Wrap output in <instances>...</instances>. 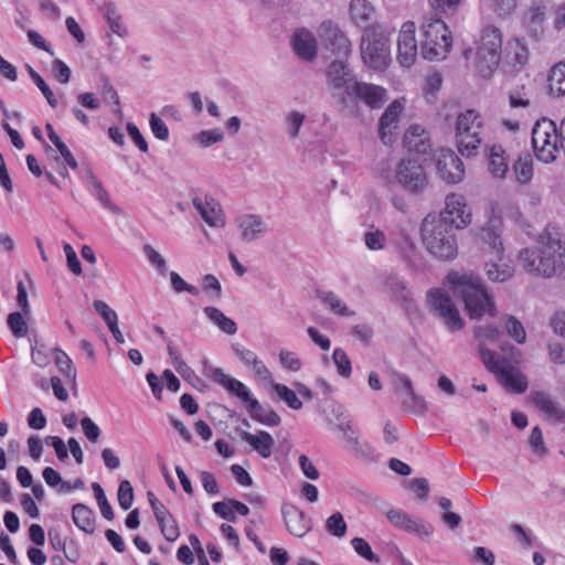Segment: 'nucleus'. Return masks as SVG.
I'll return each instance as SVG.
<instances>
[{
  "instance_id": "f704fd0d",
  "label": "nucleus",
  "mask_w": 565,
  "mask_h": 565,
  "mask_svg": "<svg viewBox=\"0 0 565 565\" xmlns=\"http://www.w3.org/2000/svg\"><path fill=\"white\" fill-rule=\"evenodd\" d=\"M319 298L335 315L342 317H350L354 315V311L350 310L333 291H320Z\"/></svg>"
},
{
  "instance_id": "a18cd8bd",
  "label": "nucleus",
  "mask_w": 565,
  "mask_h": 565,
  "mask_svg": "<svg viewBox=\"0 0 565 565\" xmlns=\"http://www.w3.org/2000/svg\"><path fill=\"white\" fill-rule=\"evenodd\" d=\"M99 92L105 100L111 102L114 104V113H120L119 96L114 86L110 84L108 77L105 75L100 76Z\"/></svg>"
},
{
  "instance_id": "dca6fc26",
  "label": "nucleus",
  "mask_w": 565,
  "mask_h": 565,
  "mask_svg": "<svg viewBox=\"0 0 565 565\" xmlns=\"http://www.w3.org/2000/svg\"><path fill=\"white\" fill-rule=\"evenodd\" d=\"M416 26L412 21L403 23L397 39V60L403 66L414 64L417 56Z\"/></svg>"
},
{
  "instance_id": "7ed1b4c3",
  "label": "nucleus",
  "mask_w": 565,
  "mask_h": 565,
  "mask_svg": "<svg viewBox=\"0 0 565 565\" xmlns=\"http://www.w3.org/2000/svg\"><path fill=\"white\" fill-rule=\"evenodd\" d=\"M422 242L427 252L439 260H451L458 255L455 230L440 218L428 214L420 226Z\"/></svg>"
},
{
  "instance_id": "0e129e2a",
  "label": "nucleus",
  "mask_w": 565,
  "mask_h": 565,
  "mask_svg": "<svg viewBox=\"0 0 565 565\" xmlns=\"http://www.w3.org/2000/svg\"><path fill=\"white\" fill-rule=\"evenodd\" d=\"M279 360L282 366L289 371L297 372L301 369V361L296 353L287 350H281Z\"/></svg>"
},
{
  "instance_id": "c756f323",
  "label": "nucleus",
  "mask_w": 565,
  "mask_h": 565,
  "mask_svg": "<svg viewBox=\"0 0 565 565\" xmlns=\"http://www.w3.org/2000/svg\"><path fill=\"white\" fill-rule=\"evenodd\" d=\"M74 524L85 533L92 534L95 531V513L83 503H76L72 508Z\"/></svg>"
},
{
  "instance_id": "ea45409f",
  "label": "nucleus",
  "mask_w": 565,
  "mask_h": 565,
  "mask_svg": "<svg viewBox=\"0 0 565 565\" xmlns=\"http://www.w3.org/2000/svg\"><path fill=\"white\" fill-rule=\"evenodd\" d=\"M25 68L34 84L38 86V88L41 90V93L47 100V104L52 108H55L57 106V99L55 98L52 89L49 87V85L45 83L42 76L31 65L26 64Z\"/></svg>"
},
{
  "instance_id": "e433bc0d",
  "label": "nucleus",
  "mask_w": 565,
  "mask_h": 565,
  "mask_svg": "<svg viewBox=\"0 0 565 565\" xmlns=\"http://www.w3.org/2000/svg\"><path fill=\"white\" fill-rule=\"evenodd\" d=\"M106 19L109 25V29L113 33L124 38L127 35V28L121 21V15L117 10L115 3L109 2L106 4Z\"/></svg>"
},
{
  "instance_id": "b1692460",
  "label": "nucleus",
  "mask_w": 565,
  "mask_h": 565,
  "mask_svg": "<svg viewBox=\"0 0 565 565\" xmlns=\"http://www.w3.org/2000/svg\"><path fill=\"white\" fill-rule=\"evenodd\" d=\"M440 177L448 183H458L463 180L465 167L462 161L454 152L447 153L437 162Z\"/></svg>"
},
{
  "instance_id": "20e7f679",
  "label": "nucleus",
  "mask_w": 565,
  "mask_h": 565,
  "mask_svg": "<svg viewBox=\"0 0 565 565\" xmlns=\"http://www.w3.org/2000/svg\"><path fill=\"white\" fill-rule=\"evenodd\" d=\"M501 220L492 218L479 233L480 241L494 254L493 258L484 264V271L488 279L494 282H504L509 280L514 273L512 266L503 263L502 254L504 247L501 237Z\"/></svg>"
},
{
  "instance_id": "4468645a",
  "label": "nucleus",
  "mask_w": 565,
  "mask_h": 565,
  "mask_svg": "<svg viewBox=\"0 0 565 565\" xmlns=\"http://www.w3.org/2000/svg\"><path fill=\"white\" fill-rule=\"evenodd\" d=\"M203 374L214 383L224 387L231 395L239 398L246 404V407L252 404V401L256 399L244 383L225 374L220 367L205 364Z\"/></svg>"
},
{
  "instance_id": "4be33fe9",
  "label": "nucleus",
  "mask_w": 565,
  "mask_h": 565,
  "mask_svg": "<svg viewBox=\"0 0 565 565\" xmlns=\"http://www.w3.org/2000/svg\"><path fill=\"white\" fill-rule=\"evenodd\" d=\"M350 99L363 102L369 107L376 109L381 108L387 100V92L379 85L358 82Z\"/></svg>"
},
{
  "instance_id": "f8f14e48",
  "label": "nucleus",
  "mask_w": 565,
  "mask_h": 565,
  "mask_svg": "<svg viewBox=\"0 0 565 565\" xmlns=\"http://www.w3.org/2000/svg\"><path fill=\"white\" fill-rule=\"evenodd\" d=\"M322 46L331 54L347 57L352 52V43L344 31L331 21L322 22L319 29Z\"/></svg>"
},
{
  "instance_id": "6e6552de",
  "label": "nucleus",
  "mask_w": 565,
  "mask_h": 565,
  "mask_svg": "<svg viewBox=\"0 0 565 565\" xmlns=\"http://www.w3.org/2000/svg\"><path fill=\"white\" fill-rule=\"evenodd\" d=\"M482 119L475 109H467L456 120V138L459 152L472 157L481 143Z\"/></svg>"
},
{
  "instance_id": "393cba45",
  "label": "nucleus",
  "mask_w": 565,
  "mask_h": 565,
  "mask_svg": "<svg viewBox=\"0 0 565 565\" xmlns=\"http://www.w3.org/2000/svg\"><path fill=\"white\" fill-rule=\"evenodd\" d=\"M405 148L411 152L427 154L431 148L428 134L420 125H412L405 131L403 137Z\"/></svg>"
},
{
  "instance_id": "6e6d98bb",
  "label": "nucleus",
  "mask_w": 565,
  "mask_h": 565,
  "mask_svg": "<svg viewBox=\"0 0 565 565\" xmlns=\"http://www.w3.org/2000/svg\"><path fill=\"white\" fill-rule=\"evenodd\" d=\"M93 307L107 327L118 322L117 313L103 300H94Z\"/></svg>"
},
{
  "instance_id": "58836bf2",
  "label": "nucleus",
  "mask_w": 565,
  "mask_h": 565,
  "mask_svg": "<svg viewBox=\"0 0 565 565\" xmlns=\"http://www.w3.org/2000/svg\"><path fill=\"white\" fill-rule=\"evenodd\" d=\"M305 119L306 115L297 110H292L285 116V128L290 139H297L299 137Z\"/></svg>"
},
{
  "instance_id": "de8ad7c7",
  "label": "nucleus",
  "mask_w": 565,
  "mask_h": 565,
  "mask_svg": "<svg viewBox=\"0 0 565 565\" xmlns=\"http://www.w3.org/2000/svg\"><path fill=\"white\" fill-rule=\"evenodd\" d=\"M518 182L525 184L533 175V166L530 158H520L513 166Z\"/></svg>"
},
{
  "instance_id": "6ab92c4d",
  "label": "nucleus",
  "mask_w": 565,
  "mask_h": 565,
  "mask_svg": "<svg viewBox=\"0 0 565 565\" xmlns=\"http://www.w3.org/2000/svg\"><path fill=\"white\" fill-rule=\"evenodd\" d=\"M192 204L207 225L221 227L225 224L221 205L212 195H195Z\"/></svg>"
},
{
  "instance_id": "c85d7f7f",
  "label": "nucleus",
  "mask_w": 565,
  "mask_h": 565,
  "mask_svg": "<svg viewBox=\"0 0 565 565\" xmlns=\"http://www.w3.org/2000/svg\"><path fill=\"white\" fill-rule=\"evenodd\" d=\"M241 438L248 443L263 458H269L271 456L274 439L269 433L262 430L254 435L248 431H242Z\"/></svg>"
},
{
  "instance_id": "774afa93",
  "label": "nucleus",
  "mask_w": 565,
  "mask_h": 565,
  "mask_svg": "<svg viewBox=\"0 0 565 565\" xmlns=\"http://www.w3.org/2000/svg\"><path fill=\"white\" fill-rule=\"evenodd\" d=\"M81 426L85 437L90 443H96L100 437L102 430L89 417H84L81 420Z\"/></svg>"
},
{
  "instance_id": "a211bd4d",
  "label": "nucleus",
  "mask_w": 565,
  "mask_h": 565,
  "mask_svg": "<svg viewBox=\"0 0 565 565\" xmlns=\"http://www.w3.org/2000/svg\"><path fill=\"white\" fill-rule=\"evenodd\" d=\"M285 525L291 535L303 537L312 529V520L298 507L286 503L281 508Z\"/></svg>"
},
{
  "instance_id": "37998d69",
  "label": "nucleus",
  "mask_w": 565,
  "mask_h": 565,
  "mask_svg": "<svg viewBox=\"0 0 565 565\" xmlns=\"http://www.w3.org/2000/svg\"><path fill=\"white\" fill-rule=\"evenodd\" d=\"M273 390L290 408L300 409L302 407V402L298 398L297 394L285 384L274 383Z\"/></svg>"
},
{
  "instance_id": "4c0bfd02",
  "label": "nucleus",
  "mask_w": 565,
  "mask_h": 565,
  "mask_svg": "<svg viewBox=\"0 0 565 565\" xmlns=\"http://www.w3.org/2000/svg\"><path fill=\"white\" fill-rule=\"evenodd\" d=\"M385 286L388 291L401 301H406L409 298L411 291L406 286V282L403 278L397 275H390L386 278Z\"/></svg>"
},
{
  "instance_id": "9d476101",
  "label": "nucleus",
  "mask_w": 565,
  "mask_h": 565,
  "mask_svg": "<svg viewBox=\"0 0 565 565\" xmlns=\"http://www.w3.org/2000/svg\"><path fill=\"white\" fill-rule=\"evenodd\" d=\"M430 309L443 320L451 332L459 331L465 327L451 297L443 289H431L427 292Z\"/></svg>"
},
{
  "instance_id": "3c124183",
  "label": "nucleus",
  "mask_w": 565,
  "mask_h": 565,
  "mask_svg": "<svg viewBox=\"0 0 565 565\" xmlns=\"http://www.w3.org/2000/svg\"><path fill=\"white\" fill-rule=\"evenodd\" d=\"M332 359L338 369L339 374L345 379L350 377L352 373V366L351 361L348 358L344 350H342L341 348L334 349Z\"/></svg>"
},
{
  "instance_id": "72a5a7b5",
  "label": "nucleus",
  "mask_w": 565,
  "mask_h": 565,
  "mask_svg": "<svg viewBox=\"0 0 565 565\" xmlns=\"http://www.w3.org/2000/svg\"><path fill=\"white\" fill-rule=\"evenodd\" d=\"M204 313L206 317L216 324L223 332L234 334L237 331L236 323L227 318L220 309L215 307H205Z\"/></svg>"
},
{
  "instance_id": "a19ab883",
  "label": "nucleus",
  "mask_w": 565,
  "mask_h": 565,
  "mask_svg": "<svg viewBox=\"0 0 565 565\" xmlns=\"http://www.w3.org/2000/svg\"><path fill=\"white\" fill-rule=\"evenodd\" d=\"M404 409L422 415L427 411V404L423 396L415 393L414 388L411 392L405 393V397L402 401Z\"/></svg>"
},
{
  "instance_id": "a878e982",
  "label": "nucleus",
  "mask_w": 565,
  "mask_h": 565,
  "mask_svg": "<svg viewBox=\"0 0 565 565\" xmlns=\"http://www.w3.org/2000/svg\"><path fill=\"white\" fill-rule=\"evenodd\" d=\"M292 47L298 56L306 61H312L317 56V40L315 35L300 29L292 36Z\"/></svg>"
},
{
  "instance_id": "9b49d317",
  "label": "nucleus",
  "mask_w": 565,
  "mask_h": 565,
  "mask_svg": "<svg viewBox=\"0 0 565 565\" xmlns=\"http://www.w3.org/2000/svg\"><path fill=\"white\" fill-rule=\"evenodd\" d=\"M440 218L454 230L465 228L471 223V213L467 207L466 199L461 194L450 193L445 200V210L439 215H433Z\"/></svg>"
},
{
  "instance_id": "ddd939ff",
  "label": "nucleus",
  "mask_w": 565,
  "mask_h": 565,
  "mask_svg": "<svg viewBox=\"0 0 565 565\" xmlns=\"http://www.w3.org/2000/svg\"><path fill=\"white\" fill-rule=\"evenodd\" d=\"M486 367L499 379L507 390L518 394L527 390L526 376L507 359L499 358Z\"/></svg>"
},
{
  "instance_id": "69168bd1",
  "label": "nucleus",
  "mask_w": 565,
  "mask_h": 565,
  "mask_svg": "<svg viewBox=\"0 0 565 565\" xmlns=\"http://www.w3.org/2000/svg\"><path fill=\"white\" fill-rule=\"evenodd\" d=\"M224 139V135L218 129L203 130L196 135V140L204 147H210Z\"/></svg>"
},
{
  "instance_id": "f03ea898",
  "label": "nucleus",
  "mask_w": 565,
  "mask_h": 565,
  "mask_svg": "<svg viewBox=\"0 0 565 565\" xmlns=\"http://www.w3.org/2000/svg\"><path fill=\"white\" fill-rule=\"evenodd\" d=\"M447 281L454 295L462 299L470 319L479 320L486 313L491 317L497 315L494 300L480 277L451 271L447 275Z\"/></svg>"
},
{
  "instance_id": "f257e3e1",
  "label": "nucleus",
  "mask_w": 565,
  "mask_h": 565,
  "mask_svg": "<svg viewBox=\"0 0 565 565\" xmlns=\"http://www.w3.org/2000/svg\"><path fill=\"white\" fill-rule=\"evenodd\" d=\"M518 259L529 274L545 278L559 276L565 270V244L546 233L537 244L521 249Z\"/></svg>"
},
{
  "instance_id": "412c9836",
  "label": "nucleus",
  "mask_w": 565,
  "mask_h": 565,
  "mask_svg": "<svg viewBox=\"0 0 565 565\" xmlns=\"http://www.w3.org/2000/svg\"><path fill=\"white\" fill-rule=\"evenodd\" d=\"M242 241L246 243L263 238L267 233V224L258 214H244L236 218Z\"/></svg>"
},
{
  "instance_id": "bf43d9fd",
  "label": "nucleus",
  "mask_w": 565,
  "mask_h": 565,
  "mask_svg": "<svg viewBox=\"0 0 565 565\" xmlns=\"http://www.w3.org/2000/svg\"><path fill=\"white\" fill-rule=\"evenodd\" d=\"M349 446L356 457L363 459L372 458L375 452L374 448L370 444L360 441L359 436H352V440L349 441Z\"/></svg>"
},
{
  "instance_id": "680f3d73",
  "label": "nucleus",
  "mask_w": 565,
  "mask_h": 565,
  "mask_svg": "<svg viewBox=\"0 0 565 565\" xmlns=\"http://www.w3.org/2000/svg\"><path fill=\"white\" fill-rule=\"evenodd\" d=\"M392 376V385L395 393H407L413 390V384L411 379L403 373H399L397 371H393L391 373Z\"/></svg>"
},
{
  "instance_id": "0eeeda50",
  "label": "nucleus",
  "mask_w": 565,
  "mask_h": 565,
  "mask_svg": "<svg viewBox=\"0 0 565 565\" xmlns=\"http://www.w3.org/2000/svg\"><path fill=\"white\" fill-rule=\"evenodd\" d=\"M502 53V35L499 29L487 26L482 30L480 44L476 54V70L489 78L499 66Z\"/></svg>"
},
{
  "instance_id": "423d86ee",
  "label": "nucleus",
  "mask_w": 565,
  "mask_h": 565,
  "mask_svg": "<svg viewBox=\"0 0 565 565\" xmlns=\"http://www.w3.org/2000/svg\"><path fill=\"white\" fill-rule=\"evenodd\" d=\"M422 56L427 61H441L448 55L452 38L441 19L428 18L423 23Z\"/></svg>"
},
{
  "instance_id": "39448f33",
  "label": "nucleus",
  "mask_w": 565,
  "mask_h": 565,
  "mask_svg": "<svg viewBox=\"0 0 565 565\" xmlns=\"http://www.w3.org/2000/svg\"><path fill=\"white\" fill-rule=\"evenodd\" d=\"M363 63L372 70L383 71L387 67L390 56V40L383 26L379 23L363 31L360 44Z\"/></svg>"
},
{
  "instance_id": "2f4dec72",
  "label": "nucleus",
  "mask_w": 565,
  "mask_h": 565,
  "mask_svg": "<svg viewBox=\"0 0 565 565\" xmlns=\"http://www.w3.org/2000/svg\"><path fill=\"white\" fill-rule=\"evenodd\" d=\"M489 171L495 178H503L508 172L509 163L505 151L500 145H493L488 158Z\"/></svg>"
},
{
  "instance_id": "5fc2aeb1",
  "label": "nucleus",
  "mask_w": 565,
  "mask_h": 565,
  "mask_svg": "<svg viewBox=\"0 0 565 565\" xmlns=\"http://www.w3.org/2000/svg\"><path fill=\"white\" fill-rule=\"evenodd\" d=\"M118 503L122 510H128L134 502V489L128 480H122L118 487Z\"/></svg>"
},
{
  "instance_id": "052dcab7",
  "label": "nucleus",
  "mask_w": 565,
  "mask_h": 565,
  "mask_svg": "<svg viewBox=\"0 0 565 565\" xmlns=\"http://www.w3.org/2000/svg\"><path fill=\"white\" fill-rule=\"evenodd\" d=\"M142 249L148 260L157 268L159 274L164 275L167 271L166 259L149 244H146Z\"/></svg>"
},
{
  "instance_id": "aec40b11",
  "label": "nucleus",
  "mask_w": 565,
  "mask_h": 565,
  "mask_svg": "<svg viewBox=\"0 0 565 565\" xmlns=\"http://www.w3.org/2000/svg\"><path fill=\"white\" fill-rule=\"evenodd\" d=\"M473 335L478 340V350L482 363L489 365L500 356L495 352L487 348V342L499 343L501 331L493 326H479L473 330Z\"/></svg>"
},
{
  "instance_id": "49530a36",
  "label": "nucleus",
  "mask_w": 565,
  "mask_h": 565,
  "mask_svg": "<svg viewBox=\"0 0 565 565\" xmlns=\"http://www.w3.org/2000/svg\"><path fill=\"white\" fill-rule=\"evenodd\" d=\"M351 545L355 553L366 561L379 564L381 558L379 555L373 553L370 544L362 537H354L351 540Z\"/></svg>"
},
{
  "instance_id": "cd10ccee",
  "label": "nucleus",
  "mask_w": 565,
  "mask_h": 565,
  "mask_svg": "<svg viewBox=\"0 0 565 565\" xmlns=\"http://www.w3.org/2000/svg\"><path fill=\"white\" fill-rule=\"evenodd\" d=\"M533 403L550 419L561 422L565 417V411L552 398V396L543 391H536L532 394Z\"/></svg>"
},
{
  "instance_id": "c03bdc74",
  "label": "nucleus",
  "mask_w": 565,
  "mask_h": 565,
  "mask_svg": "<svg viewBox=\"0 0 565 565\" xmlns=\"http://www.w3.org/2000/svg\"><path fill=\"white\" fill-rule=\"evenodd\" d=\"M55 363L60 372L71 382L76 379V369L70 356L62 350H56Z\"/></svg>"
},
{
  "instance_id": "79ce46f5",
  "label": "nucleus",
  "mask_w": 565,
  "mask_h": 565,
  "mask_svg": "<svg viewBox=\"0 0 565 565\" xmlns=\"http://www.w3.org/2000/svg\"><path fill=\"white\" fill-rule=\"evenodd\" d=\"M503 320L508 334L519 344H523L526 340V332L523 324L515 317L509 315H505Z\"/></svg>"
},
{
  "instance_id": "4d7b16f0",
  "label": "nucleus",
  "mask_w": 565,
  "mask_h": 565,
  "mask_svg": "<svg viewBox=\"0 0 565 565\" xmlns=\"http://www.w3.org/2000/svg\"><path fill=\"white\" fill-rule=\"evenodd\" d=\"M170 282L173 290L178 294L186 291L192 296H198L200 290L198 287L188 284L177 271H171L169 274Z\"/></svg>"
},
{
  "instance_id": "09e8293b",
  "label": "nucleus",
  "mask_w": 565,
  "mask_h": 565,
  "mask_svg": "<svg viewBox=\"0 0 565 565\" xmlns=\"http://www.w3.org/2000/svg\"><path fill=\"white\" fill-rule=\"evenodd\" d=\"M327 531L337 537H343L347 533V523L340 512L330 515L326 521Z\"/></svg>"
},
{
  "instance_id": "8fccbe9b",
  "label": "nucleus",
  "mask_w": 565,
  "mask_h": 565,
  "mask_svg": "<svg viewBox=\"0 0 565 565\" xmlns=\"http://www.w3.org/2000/svg\"><path fill=\"white\" fill-rule=\"evenodd\" d=\"M364 243L371 250H381L385 247L386 235L384 232L372 226L370 231L364 233Z\"/></svg>"
},
{
  "instance_id": "f3484780",
  "label": "nucleus",
  "mask_w": 565,
  "mask_h": 565,
  "mask_svg": "<svg viewBox=\"0 0 565 565\" xmlns=\"http://www.w3.org/2000/svg\"><path fill=\"white\" fill-rule=\"evenodd\" d=\"M404 110L401 102L394 100L388 105L379 120V135L384 145H391L395 141L399 117Z\"/></svg>"
},
{
  "instance_id": "2eb2a0df",
  "label": "nucleus",
  "mask_w": 565,
  "mask_h": 565,
  "mask_svg": "<svg viewBox=\"0 0 565 565\" xmlns=\"http://www.w3.org/2000/svg\"><path fill=\"white\" fill-rule=\"evenodd\" d=\"M396 180L413 194L422 193L428 183L423 167L413 160H402L398 163Z\"/></svg>"
},
{
  "instance_id": "473e14b6",
  "label": "nucleus",
  "mask_w": 565,
  "mask_h": 565,
  "mask_svg": "<svg viewBox=\"0 0 565 565\" xmlns=\"http://www.w3.org/2000/svg\"><path fill=\"white\" fill-rule=\"evenodd\" d=\"M88 179L93 186L92 194L96 198V200H98L104 207L108 209L113 213H121V209L111 202L108 192L104 189L102 182L92 171L88 172Z\"/></svg>"
},
{
  "instance_id": "864d4df0",
  "label": "nucleus",
  "mask_w": 565,
  "mask_h": 565,
  "mask_svg": "<svg viewBox=\"0 0 565 565\" xmlns=\"http://www.w3.org/2000/svg\"><path fill=\"white\" fill-rule=\"evenodd\" d=\"M158 524L167 541L174 542L179 537V526L171 514L167 515L162 521H158Z\"/></svg>"
},
{
  "instance_id": "603ef678",
  "label": "nucleus",
  "mask_w": 565,
  "mask_h": 565,
  "mask_svg": "<svg viewBox=\"0 0 565 565\" xmlns=\"http://www.w3.org/2000/svg\"><path fill=\"white\" fill-rule=\"evenodd\" d=\"M23 315L21 312H12L8 316V326L15 338H23L28 333V326Z\"/></svg>"
},
{
  "instance_id": "c9c22d12",
  "label": "nucleus",
  "mask_w": 565,
  "mask_h": 565,
  "mask_svg": "<svg viewBox=\"0 0 565 565\" xmlns=\"http://www.w3.org/2000/svg\"><path fill=\"white\" fill-rule=\"evenodd\" d=\"M548 87L553 94L565 95V61L558 62L552 67Z\"/></svg>"
},
{
  "instance_id": "7c9ffc66",
  "label": "nucleus",
  "mask_w": 565,
  "mask_h": 565,
  "mask_svg": "<svg viewBox=\"0 0 565 565\" xmlns=\"http://www.w3.org/2000/svg\"><path fill=\"white\" fill-rule=\"evenodd\" d=\"M250 417L269 427L278 426L281 423L280 416L270 407H264L258 399L252 401L247 407Z\"/></svg>"
},
{
  "instance_id": "5701e85b",
  "label": "nucleus",
  "mask_w": 565,
  "mask_h": 565,
  "mask_svg": "<svg viewBox=\"0 0 565 565\" xmlns=\"http://www.w3.org/2000/svg\"><path fill=\"white\" fill-rule=\"evenodd\" d=\"M387 520L403 531L415 533L419 536H428L433 533V526L419 520L412 519L406 512L391 509L386 513Z\"/></svg>"
},
{
  "instance_id": "e2e57ef3",
  "label": "nucleus",
  "mask_w": 565,
  "mask_h": 565,
  "mask_svg": "<svg viewBox=\"0 0 565 565\" xmlns=\"http://www.w3.org/2000/svg\"><path fill=\"white\" fill-rule=\"evenodd\" d=\"M529 443H530L532 450L535 454H537L540 456H544L547 454V449H546L544 440H543L542 430L539 426H535L532 429Z\"/></svg>"
},
{
  "instance_id": "1a4fd4ad",
  "label": "nucleus",
  "mask_w": 565,
  "mask_h": 565,
  "mask_svg": "<svg viewBox=\"0 0 565 565\" xmlns=\"http://www.w3.org/2000/svg\"><path fill=\"white\" fill-rule=\"evenodd\" d=\"M327 84L332 95L337 97L343 107L348 106L349 98L358 84V79L349 66L342 61H333L327 68Z\"/></svg>"
},
{
  "instance_id": "338daca9",
  "label": "nucleus",
  "mask_w": 565,
  "mask_h": 565,
  "mask_svg": "<svg viewBox=\"0 0 565 565\" xmlns=\"http://www.w3.org/2000/svg\"><path fill=\"white\" fill-rule=\"evenodd\" d=\"M52 71L54 74V77L62 84H67L71 79V68L62 61V60H54L52 63Z\"/></svg>"
},
{
  "instance_id": "13d9d810",
  "label": "nucleus",
  "mask_w": 565,
  "mask_h": 565,
  "mask_svg": "<svg viewBox=\"0 0 565 565\" xmlns=\"http://www.w3.org/2000/svg\"><path fill=\"white\" fill-rule=\"evenodd\" d=\"M149 125L156 138L162 141L169 139V128L156 113L150 114Z\"/></svg>"
},
{
  "instance_id": "bb28decb",
  "label": "nucleus",
  "mask_w": 565,
  "mask_h": 565,
  "mask_svg": "<svg viewBox=\"0 0 565 565\" xmlns=\"http://www.w3.org/2000/svg\"><path fill=\"white\" fill-rule=\"evenodd\" d=\"M352 22L364 30L371 26V21L375 14V8L367 0H351L349 7Z\"/></svg>"
}]
</instances>
